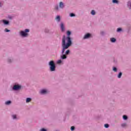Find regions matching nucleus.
I'll use <instances>...</instances> for the list:
<instances>
[{
    "label": "nucleus",
    "instance_id": "nucleus-33",
    "mask_svg": "<svg viewBox=\"0 0 131 131\" xmlns=\"http://www.w3.org/2000/svg\"><path fill=\"white\" fill-rule=\"evenodd\" d=\"M40 131H47V129H46L45 128H42L40 129Z\"/></svg>",
    "mask_w": 131,
    "mask_h": 131
},
{
    "label": "nucleus",
    "instance_id": "nucleus-29",
    "mask_svg": "<svg viewBox=\"0 0 131 131\" xmlns=\"http://www.w3.org/2000/svg\"><path fill=\"white\" fill-rule=\"evenodd\" d=\"M12 117H13V119H16V115H12Z\"/></svg>",
    "mask_w": 131,
    "mask_h": 131
},
{
    "label": "nucleus",
    "instance_id": "nucleus-28",
    "mask_svg": "<svg viewBox=\"0 0 131 131\" xmlns=\"http://www.w3.org/2000/svg\"><path fill=\"white\" fill-rule=\"evenodd\" d=\"M75 127L73 126H72L71 127V130H74Z\"/></svg>",
    "mask_w": 131,
    "mask_h": 131
},
{
    "label": "nucleus",
    "instance_id": "nucleus-4",
    "mask_svg": "<svg viewBox=\"0 0 131 131\" xmlns=\"http://www.w3.org/2000/svg\"><path fill=\"white\" fill-rule=\"evenodd\" d=\"M49 66H50V71H55L56 70V64L54 61L51 60L49 62Z\"/></svg>",
    "mask_w": 131,
    "mask_h": 131
},
{
    "label": "nucleus",
    "instance_id": "nucleus-22",
    "mask_svg": "<svg viewBox=\"0 0 131 131\" xmlns=\"http://www.w3.org/2000/svg\"><path fill=\"white\" fill-rule=\"evenodd\" d=\"M104 127L106 128H108L109 127V125L108 124H104Z\"/></svg>",
    "mask_w": 131,
    "mask_h": 131
},
{
    "label": "nucleus",
    "instance_id": "nucleus-3",
    "mask_svg": "<svg viewBox=\"0 0 131 131\" xmlns=\"http://www.w3.org/2000/svg\"><path fill=\"white\" fill-rule=\"evenodd\" d=\"M62 54H64V52H65V50H67V49H68V48H69V47H70V46H71V42H70V41H69L68 43H67L66 45H65V42L63 40V42H62Z\"/></svg>",
    "mask_w": 131,
    "mask_h": 131
},
{
    "label": "nucleus",
    "instance_id": "nucleus-2",
    "mask_svg": "<svg viewBox=\"0 0 131 131\" xmlns=\"http://www.w3.org/2000/svg\"><path fill=\"white\" fill-rule=\"evenodd\" d=\"M62 54H64V52H65V50H67V49H68V48H69V47H70V46H71V42H70V41H69L68 43H67L66 45H65V42L63 40V42H62Z\"/></svg>",
    "mask_w": 131,
    "mask_h": 131
},
{
    "label": "nucleus",
    "instance_id": "nucleus-35",
    "mask_svg": "<svg viewBox=\"0 0 131 131\" xmlns=\"http://www.w3.org/2000/svg\"><path fill=\"white\" fill-rule=\"evenodd\" d=\"M0 7H2V3H0Z\"/></svg>",
    "mask_w": 131,
    "mask_h": 131
},
{
    "label": "nucleus",
    "instance_id": "nucleus-12",
    "mask_svg": "<svg viewBox=\"0 0 131 131\" xmlns=\"http://www.w3.org/2000/svg\"><path fill=\"white\" fill-rule=\"evenodd\" d=\"M111 41L112 42H115V41H116V39H115V38H111Z\"/></svg>",
    "mask_w": 131,
    "mask_h": 131
},
{
    "label": "nucleus",
    "instance_id": "nucleus-15",
    "mask_svg": "<svg viewBox=\"0 0 131 131\" xmlns=\"http://www.w3.org/2000/svg\"><path fill=\"white\" fill-rule=\"evenodd\" d=\"M56 20H57L58 22L60 21V16H57L56 17Z\"/></svg>",
    "mask_w": 131,
    "mask_h": 131
},
{
    "label": "nucleus",
    "instance_id": "nucleus-16",
    "mask_svg": "<svg viewBox=\"0 0 131 131\" xmlns=\"http://www.w3.org/2000/svg\"><path fill=\"white\" fill-rule=\"evenodd\" d=\"M122 75V72L119 73V75H118V78H120Z\"/></svg>",
    "mask_w": 131,
    "mask_h": 131
},
{
    "label": "nucleus",
    "instance_id": "nucleus-9",
    "mask_svg": "<svg viewBox=\"0 0 131 131\" xmlns=\"http://www.w3.org/2000/svg\"><path fill=\"white\" fill-rule=\"evenodd\" d=\"M59 8H61V9H63V8H64V4L63 2L59 3Z\"/></svg>",
    "mask_w": 131,
    "mask_h": 131
},
{
    "label": "nucleus",
    "instance_id": "nucleus-10",
    "mask_svg": "<svg viewBox=\"0 0 131 131\" xmlns=\"http://www.w3.org/2000/svg\"><path fill=\"white\" fill-rule=\"evenodd\" d=\"M40 94H47L48 93V91L47 90L43 89L40 91Z\"/></svg>",
    "mask_w": 131,
    "mask_h": 131
},
{
    "label": "nucleus",
    "instance_id": "nucleus-11",
    "mask_svg": "<svg viewBox=\"0 0 131 131\" xmlns=\"http://www.w3.org/2000/svg\"><path fill=\"white\" fill-rule=\"evenodd\" d=\"M3 22L5 25H8V24H9V21L3 20Z\"/></svg>",
    "mask_w": 131,
    "mask_h": 131
},
{
    "label": "nucleus",
    "instance_id": "nucleus-31",
    "mask_svg": "<svg viewBox=\"0 0 131 131\" xmlns=\"http://www.w3.org/2000/svg\"><path fill=\"white\" fill-rule=\"evenodd\" d=\"M57 63H58V64H60V63H62V60H58Z\"/></svg>",
    "mask_w": 131,
    "mask_h": 131
},
{
    "label": "nucleus",
    "instance_id": "nucleus-26",
    "mask_svg": "<svg viewBox=\"0 0 131 131\" xmlns=\"http://www.w3.org/2000/svg\"><path fill=\"white\" fill-rule=\"evenodd\" d=\"M122 126L123 127H125V126H126V123H124L122 124Z\"/></svg>",
    "mask_w": 131,
    "mask_h": 131
},
{
    "label": "nucleus",
    "instance_id": "nucleus-7",
    "mask_svg": "<svg viewBox=\"0 0 131 131\" xmlns=\"http://www.w3.org/2000/svg\"><path fill=\"white\" fill-rule=\"evenodd\" d=\"M60 28L61 29V31H64L65 30V28L64 27V24L63 23H61L60 24Z\"/></svg>",
    "mask_w": 131,
    "mask_h": 131
},
{
    "label": "nucleus",
    "instance_id": "nucleus-6",
    "mask_svg": "<svg viewBox=\"0 0 131 131\" xmlns=\"http://www.w3.org/2000/svg\"><path fill=\"white\" fill-rule=\"evenodd\" d=\"M20 89H21V86L19 85H14L13 88L14 91H18V90H20Z\"/></svg>",
    "mask_w": 131,
    "mask_h": 131
},
{
    "label": "nucleus",
    "instance_id": "nucleus-8",
    "mask_svg": "<svg viewBox=\"0 0 131 131\" xmlns=\"http://www.w3.org/2000/svg\"><path fill=\"white\" fill-rule=\"evenodd\" d=\"M90 36H91V34H86V35H85V36H84V39H85L86 38H89L90 37Z\"/></svg>",
    "mask_w": 131,
    "mask_h": 131
},
{
    "label": "nucleus",
    "instance_id": "nucleus-5",
    "mask_svg": "<svg viewBox=\"0 0 131 131\" xmlns=\"http://www.w3.org/2000/svg\"><path fill=\"white\" fill-rule=\"evenodd\" d=\"M26 32H29V29H26L25 30V32L21 31L20 32V35H21V36H24V37L27 36L28 34Z\"/></svg>",
    "mask_w": 131,
    "mask_h": 131
},
{
    "label": "nucleus",
    "instance_id": "nucleus-32",
    "mask_svg": "<svg viewBox=\"0 0 131 131\" xmlns=\"http://www.w3.org/2000/svg\"><path fill=\"white\" fill-rule=\"evenodd\" d=\"M55 9L58 11V10H59V7H58V6H56L55 7Z\"/></svg>",
    "mask_w": 131,
    "mask_h": 131
},
{
    "label": "nucleus",
    "instance_id": "nucleus-20",
    "mask_svg": "<svg viewBox=\"0 0 131 131\" xmlns=\"http://www.w3.org/2000/svg\"><path fill=\"white\" fill-rule=\"evenodd\" d=\"M91 14H92V15H95V14H96V11H95V10H92V11H91Z\"/></svg>",
    "mask_w": 131,
    "mask_h": 131
},
{
    "label": "nucleus",
    "instance_id": "nucleus-13",
    "mask_svg": "<svg viewBox=\"0 0 131 131\" xmlns=\"http://www.w3.org/2000/svg\"><path fill=\"white\" fill-rule=\"evenodd\" d=\"M31 101V98H27L26 99V103H29Z\"/></svg>",
    "mask_w": 131,
    "mask_h": 131
},
{
    "label": "nucleus",
    "instance_id": "nucleus-25",
    "mask_svg": "<svg viewBox=\"0 0 131 131\" xmlns=\"http://www.w3.org/2000/svg\"><path fill=\"white\" fill-rule=\"evenodd\" d=\"M121 30H122L121 28H119L117 29V31L118 32H120V31H121Z\"/></svg>",
    "mask_w": 131,
    "mask_h": 131
},
{
    "label": "nucleus",
    "instance_id": "nucleus-30",
    "mask_svg": "<svg viewBox=\"0 0 131 131\" xmlns=\"http://www.w3.org/2000/svg\"><path fill=\"white\" fill-rule=\"evenodd\" d=\"M5 32H10V30H8V29H5Z\"/></svg>",
    "mask_w": 131,
    "mask_h": 131
},
{
    "label": "nucleus",
    "instance_id": "nucleus-17",
    "mask_svg": "<svg viewBox=\"0 0 131 131\" xmlns=\"http://www.w3.org/2000/svg\"><path fill=\"white\" fill-rule=\"evenodd\" d=\"M11 101H8L5 102L6 105H10L11 104Z\"/></svg>",
    "mask_w": 131,
    "mask_h": 131
},
{
    "label": "nucleus",
    "instance_id": "nucleus-23",
    "mask_svg": "<svg viewBox=\"0 0 131 131\" xmlns=\"http://www.w3.org/2000/svg\"><path fill=\"white\" fill-rule=\"evenodd\" d=\"M113 3H114V4H117V3H118V1H117V0H113Z\"/></svg>",
    "mask_w": 131,
    "mask_h": 131
},
{
    "label": "nucleus",
    "instance_id": "nucleus-18",
    "mask_svg": "<svg viewBox=\"0 0 131 131\" xmlns=\"http://www.w3.org/2000/svg\"><path fill=\"white\" fill-rule=\"evenodd\" d=\"M70 34H71V32L68 31H67V35L68 36H70Z\"/></svg>",
    "mask_w": 131,
    "mask_h": 131
},
{
    "label": "nucleus",
    "instance_id": "nucleus-1",
    "mask_svg": "<svg viewBox=\"0 0 131 131\" xmlns=\"http://www.w3.org/2000/svg\"><path fill=\"white\" fill-rule=\"evenodd\" d=\"M63 40L64 41V45L68 43V42H69V41L71 42V45H72V41H71V38L70 37V36L66 37V36L63 35L62 38L61 45H62ZM66 41H67V43H66Z\"/></svg>",
    "mask_w": 131,
    "mask_h": 131
},
{
    "label": "nucleus",
    "instance_id": "nucleus-34",
    "mask_svg": "<svg viewBox=\"0 0 131 131\" xmlns=\"http://www.w3.org/2000/svg\"><path fill=\"white\" fill-rule=\"evenodd\" d=\"M8 62L10 63V62H11V59H9Z\"/></svg>",
    "mask_w": 131,
    "mask_h": 131
},
{
    "label": "nucleus",
    "instance_id": "nucleus-19",
    "mask_svg": "<svg viewBox=\"0 0 131 131\" xmlns=\"http://www.w3.org/2000/svg\"><path fill=\"white\" fill-rule=\"evenodd\" d=\"M123 119H124V120H126V119H127V116H126L125 115H123Z\"/></svg>",
    "mask_w": 131,
    "mask_h": 131
},
{
    "label": "nucleus",
    "instance_id": "nucleus-21",
    "mask_svg": "<svg viewBox=\"0 0 131 131\" xmlns=\"http://www.w3.org/2000/svg\"><path fill=\"white\" fill-rule=\"evenodd\" d=\"M70 53V51L69 50H68L66 52V55H69Z\"/></svg>",
    "mask_w": 131,
    "mask_h": 131
},
{
    "label": "nucleus",
    "instance_id": "nucleus-14",
    "mask_svg": "<svg viewBox=\"0 0 131 131\" xmlns=\"http://www.w3.org/2000/svg\"><path fill=\"white\" fill-rule=\"evenodd\" d=\"M61 59H66L67 58V56H66L65 55H63L61 56Z\"/></svg>",
    "mask_w": 131,
    "mask_h": 131
},
{
    "label": "nucleus",
    "instance_id": "nucleus-24",
    "mask_svg": "<svg viewBox=\"0 0 131 131\" xmlns=\"http://www.w3.org/2000/svg\"><path fill=\"white\" fill-rule=\"evenodd\" d=\"M70 17H74L75 16V14H74V13H70Z\"/></svg>",
    "mask_w": 131,
    "mask_h": 131
},
{
    "label": "nucleus",
    "instance_id": "nucleus-27",
    "mask_svg": "<svg viewBox=\"0 0 131 131\" xmlns=\"http://www.w3.org/2000/svg\"><path fill=\"white\" fill-rule=\"evenodd\" d=\"M113 71H115V72H116V71H117V69L116 67H114Z\"/></svg>",
    "mask_w": 131,
    "mask_h": 131
}]
</instances>
